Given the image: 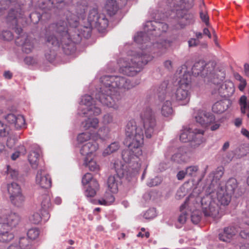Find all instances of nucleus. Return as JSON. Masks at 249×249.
Returning <instances> with one entry per match:
<instances>
[{
    "instance_id": "nucleus-1",
    "label": "nucleus",
    "mask_w": 249,
    "mask_h": 249,
    "mask_svg": "<svg viewBox=\"0 0 249 249\" xmlns=\"http://www.w3.org/2000/svg\"><path fill=\"white\" fill-rule=\"evenodd\" d=\"M72 2L76 4L75 12L77 15L68 12L66 15V22L59 21L55 25L60 41L53 36L47 37V43H51L54 47H58L61 44L66 53H67L66 50L70 49V52L74 51V44L80 42L82 37H89L92 28L105 29L108 23L104 14L99 13L96 7H92L90 9L88 17L89 24L79 26V20L84 19L85 17L87 2L85 0H72ZM54 26V24L52 25L53 27Z\"/></svg>"
},
{
    "instance_id": "nucleus-2",
    "label": "nucleus",
    "mask_w": 249,
    "mask_h": 249,
    "mask_svg": "<svg viewBox=\"0 0 249 249\" xmlns=\"http://www.w3.org/2000/svg\"><path fill=\"white\" fill-rule=\"evenodd\" d=\"M168 29L167 24L148 21L144 25V32H138L134 37V41L140 45L136 51L128 53L127 57L119 59L120 71L124 74L133 76L140 72L149 61L153 57L152 53L157 56L165 53L169 48L172 42L164 40L154 43L153 36H160L161 32H165Z\"/></svg>"
},
{
    "instance_id": "nucleus-3",
    "label": "nucleus",
    "mask_w": 249,
    "mask_h": 249,
    "mask_svg": "<svg viewBox=\"0 0 249 249\" xmlns=\"http://www.w3.org/2000/svg\"><path fill=\"white\" fill-rule=\"evenodd\" d=\"M141 119L142 126L138 125L132 120L127 123L125 128L126 138L124 143L128 149L123 151L122 158L125 162L129 164L134 174H137L141 167L139 157L142 154L144 136L147 139L151 138L155 133L157 125L154 113L150 107L143 110Z\"/></svg>"
},
{
    "instance_id": "nucleus-4",
    "label": "nucleus",
    "mask_w": 249,
    "mask_h": 249,
    "mask_svg": "<svg viewBox=\"0 0 249 249\" xmlns=\"http://www.w3.org/2000/svg\"><path fill=\"white\" fill-rule=\"evenodd\" d=\"M100 81L101 87L98 93L95 94V98L103 105L115 109L119 107L122 98L118 89L128 90L138 84L118 75H105L101 78Z\"/></svg>"
},
{
    "instance_id": "nucleus-5",
    "label": "nucleus",
    "mask_w": 249,
    "mask_h": 249,
    "mask_svg": "<svg viewBox=\"0 0 249 249\" xmlns=\"http://www.w3.org/2000/svg\"><path fill=\"white\" fill-rule=\"evenodd\" d=\"M175 76L178 79V87L174 88L167 83L165 94L173 101L184 106L190 101L191 89V76L187 67L182 65L177 70Z\"/></svg>"
},
{
    "instance_id": "nucleus-6",
    "label": "nucleus",
    "mask_w": 249,
    "mask_h": 249,
    "mask_svg": "<svg viewBox=\"0 0 249 249\" xmlns=\"http://www.w3.org/2000/svg\"><path fill=\"white\" fill-rule=\"evenodd\" d=\"M231 195L225 191L222 187H218L214 191L206 195L201 199V207L205 216L213 218L220 217V206L228 205L231 201Z\"/></svg>"
},
{
    "instance_id": "nucleus-7",
    "label": "nucleus",
    "mask_w": 249,
    "mask_h": 249,
    "mask_svg": "<svg viewBox=\"0 0 249 249\" xmlns=\"http://www.w3.org/2000/svg\"><path fill=\"white\" fill-rule=\"evenodd\" d=\"M204 130L197 128H185L181 131L179 139L182 142H189L192 149H196L204 142Z\"/></svg>"
},
{
    "instance_id": "nucleus-8",
    "label": "nucleus",
    "mask_w": 249,
    "mask_h": 249,
    "mask_svg": "<svg viewBox=\"0 0 249 249\" xmlns=\"http://www.w3.org/2000/svg\"><path fill=\"white\" fill-rule=\"evenodd\" d=\"M201 197L196 196L194 194H191L186 199L184 203L181 206L182 211L187 207V210L189 213L191 220L194 224H197L200 220L201 213L198 208L200 207V202L201 203Z\"/></svg>"
},
{
    "instance_id": "nucleus-9",
    "label": "nucleus",
    "mask_w": 249,
    "mask_h": 249,
    "mask_svg": "<svg viewBox=\"0 0 249 249\" xmlns=\"http://www.w3.org/2000/svg\"><path fill=\"white\" fill-rule=\"evenodd\" d=\"M113 167L116 175L110 176L107 180L108 189L112 193H116L118 191V185L120 178L123 177L127 173L126 166L119 160H116L113 163Z\"/></svg>"
},
{
    "instance_id": "nucleus-10",
    "label": "nucleus",
    "mask_w": 249,
    "mask_h": 249,
    "mask_svg": "<svg viewBox=\"0 0 249 249\" xmlns=\"http://www.w3.org/2000/svg\"><path fill=\"white\" fill-rule=\"evenodd\" d=\"M94 102L90 95L86 94L82 96L78 113L85 116L99 115L102 112L101 109Z\"/></svg>"
},
{
    "instance_id": "nucleus-11",
    "label": "nucleus",
    "mask_w": 249,
    "mask_h": 249,
    "mask_svg": "<svg viewBox=\"0 0 249 249\" xmlns=\"http://www.w3.org/2000/svg\"><path fill=\"white\" fill-rule=\"evenodd\" d=\"M167 82H162L157 89L158 96L160 100L162 101L160 108L161 115L165 118H170L173 114V109L169 97L165 94L167 89Z\"/></svg>"
},
{
    "instance_id": "nucleus-12",
    "label": "nucleus",
    "mask_w": 249,
    "mask_h": 249,
    "mask_svg": "<svg viewBox=\"0 0 249 249\" xmlns=\"http://www.w3.org/2000/svg\"><path fill=\"white\" fill-rule=\"evenodd\" d=\"M173 148H168L165 153L166 158H170L171 160L177 163H185L188 162L191 157V152L186 146H182L178 148L174 152V153L171 155Z\"/></svg>"
},
{
    "instance_id": "nucleus-13",
    "label": "nucleus",
    "mask_w": 249,
    "mask_h": 249,
    "mask_svg": "<svg viewBox=\"0 0 249 249\" xmlns=\"http://www.w3.org/2000/svg\"><path fill=\"white\" fill-rule=\"evenodd\" d=\"M7 191L11 203L17 207L22 206L25 201V197L22 193L20 186L15 182L8 184Z\"/></svg>"
},
{
    "instance_id": "nucleus-14",
    "label": "nucleus",
    "mask_w": 249,
    "mask_h": 249,
    "mask_svg": "<svg viewBox=\"0 0 249 249\" xmlns=\"http://www.w3.org/2000/svg\"><path fill=\"white\" fill-rule=\"evenodd\" d=\"M0 219L4 221L10 229L16 227L20 220L19 214L9 209H4L1 211Z\"/></svg>"
},
{
    "instance_id": "nucleus-15",
    "label": "nucleus",
    "mask_w": 249,
    "mask_h": 249,
    "mask_svg": "<svg viewBox=\"0 0 249 249\" xmlns=\"http://www.w3.org/2000/svg\"><path fill=\"white\" fill-rule=\"evenodd\" d=\"M99 148V143L96 140H94L92 138V141L82 144L80 149V152L82 155L85 156V158L96 156V152Z\"/></svg>"
},
{
    "instance_id": "nucleus-16",
    "label": "nucleus",
    "mask_w": 249,
    "mask_h": 249,
    "mask_svg": "<svg viewBox=\"0 0 249 249\" xmlns=\"http://www.w3.org/2000/svg\"><path fill=\"white\" fill-rule=\"evenodd\" d=\"M22 11L21 9L18 7L16 9H11L8 13L7 16V21L11 23L13 28H16L15 31L18 34H19L21 31V28L17 27L18 24V18H21L22 16Z\"/></svg>"
},
{
    "instance_id": "nucleus-17",
    "label": "nucleus",
    "mask_w": 249,
    "mask_h": 249,
    "mask_svg": "<svg viewBox=\"0 0 249 249\" xmlns=\"http://www.w3.org/2000/svg\"><path fill=\"white\" fill-rule=\"evenodd\" d=\"M36 183L40 187L45 189L51 186V179L50 176L43 169H40L37 172L36 177Z\"/></svg>"
},
{
    "instance_id": "nucleus-18",
    "label": "nucleus",
    "mask_w": 249,
    "mask_h": 249,
    "mask_svg": "<svg viewBox=\"0 0 249 249\" xmlns=\"http://www.w3.org/2000/svg\"><path fill=\"white\" fill-rule=\"evenodd\" d=\"M195 118L196 122L204 127L213 121V115L203 110H198L195 114Z\"/></svg>"
},
{
    "instance_id": "nucleus-19",
    "label": "nucleus",
    "mask_w": 249,
    "mask_h": 249,
    "mask_svg": "<svg viewBox=\"0 0 249 249\" xmlns=\"http://www.w3.org/2000/svg\"><path fill=\"white\" fill-rule=\"evenodd\" d=\"M5 120L17 129L21 128L25 126V119L21 115L9 114L6 116Z\"/></svg>"
},
{
    "instance_id": "nucleus-20",
    "label": "nucleus",
    "mask_w": 249,
    "mask_h": 249,
    "mask_svg": "<svg viewBox=\"0 0 249 249\" xmlns=\"http://www.w3.org/2000/svg\"><path fill=\"white\" fill-rule=\"evenodd\" d=\"M92 138L94 140H100L105 141L110 138V128L106 125L100 127L97 132L92 133Z\"/></svg>"
},
{
    "instance_id": "nucleus-21",
    "label": "nucleus",
    "mask_w": 249,
    "mask_h": 249,
    "mask_svg": "<svg viewBox=\"0 0 249 249\" xmlns=\"http://www.w3.org/2000/svg\"><path fill=\"white\" fill-rule=\"evenodd\" d=\"M10 229L9 226L0 219V242H8L14 238L13 233L9 231Z\"/></svg>"
},
{
    "instance_id": "nucleus-22",
    "label": "nucleus",
    "mask_w": 249,
    "mask_h": 249,
    "mask_svg": "<svg viewBox=\"0 0 249 249\" xmlns=\"http://www.w3.org/2000/svg\"><path fill=\"white\" fill-rule=\"evenodd\" d=\"M39 200L41 202V210L46 215L44 217V220L47 221L50 218L48 211L52 206L50 197L48 195L44 194L39 196Z\"/></svg>"
},
{
    "instance_id": "nucleus-23",
    "label": "nucleus",
    "mask_w": 249,
    "mask_h": 249,
    "mask_svg": "<svg viewBox=\"0 0 249 249\" xmlns=\"http://www.w3.org/2000/svg\"><path fill=\"white\" fill-rule=\"evenodd\" d=\"M236 232L237 231L235 228L232 227H227L224 229L222 233H219V238L221 241L229 242L235 235Z\"/></svg>"
},
{
    "instance_id": "nucleus-24",
    "label": "nucleus",
    "mask_w": 249,
    "mask_h": 249,
    "mask_svg": "<svg viewBox=\"0 0 249 249\" xmlns=\"http://www.w3.org/2000/svg\"><path fill=\"white\" fill-rule=\"evenodd\" d=\"M206 66L205 63L203 61H199L195 63L192 68V74L195 76L201 75L203 76L208 75L207 72H205L206 70L204 67Z\"/></svg>"
},
{
    "instance_id": "nucleus-25",
    "label": "nucleus",
    "mask_w": 249,
    "mask_h": 249,
    "mask_svg": "<svg viewBox=\"0 0 249 249\" xmlns=\"http://www.w3.org/2000/svg\"><path fill=\"white\" fill-rule=\"evenodd\" d=\"M99 123V120L97 118H88L81 123V126L85 130L96 129Z\"/></svg>"
},
{
    "instance_id": "nucleus-26",
    "label": "nucleus",
    "mask_w": 249,
    "mask_h": 249,
    "mask_svg": "<svg viewBox=\"0 0 249 249\" xmlns=\"http://www.w3.org/2000/svg\"><path fill=\"white\" fill-rule=\"evenodd\" d=\"M229 104L230 101L227 100L218 101L213 106L212 110L216 113H222L228 108Z\"/></svg>"
},
{
    "instance_id": "nucleus-27",
    "label": "nucleus",
    "mask_w": 249,
    "mask_h": 249,
    "mask_svg": "<svg viewBox=\"0 0 249 249\" xmlns=\"http://www.w3.org/2000/svg\"><path fill=\"white\" fill-rule=\"evenodd\" d=\"M96 156H93L89 158H84V165L89 168L91 171H98L99 170L100 166L97 163L95 158Z\"/></svg>"
},
{
    "instance_id": "nucleus-28",
    "label": "nucleus",
    "mask_w": 249,
    "mask_h": 249,
    "mask_svg": "<svg viewBox=\"0 0 249 249\" xmlns=\"http://www.w3.org/2000/svg\"><path fill=\"white\" fill-rule=\"evenodd\" d=\"M41 150L37 148L31 151L28 156V160L33 168H36L38 165V160L41 154Z\"/></svg>"
},
{
    "instance_id": "nucleus-29",
    "label": "nucleus",
    "mask_w": 249,
    "mask_h": 249,
    "mask_svg": "<svg viewBox=\"0 0 249 249\" xmlns=\"http://www.w3.org/2000/svg\"><path fill=\"white\" fill-rule=\"evenodd\" d=\"M117 1L115 0H107L106 1L104 8L108 15L112 16L117 12L118 7Z\"/></svg>"
},
{
    "instance_id": "nucleus-30",
    "label": "nucleus",
    "mask_w": 249,
    "mask_h": 249,
    "mask_svg": "<svg viewBox=\"0 0 249 249\" xmlns=\"http://www.w3.org/2000/svg\"><path fill=\"white\" fill-rule=\"evenodd\" d=\"M16 241L20 249H34L33 241L27 237H20Z\"/></svg>"
},
{
    "instance_id": "nucleus-31",
    "label": "nucleus",
    "mask_w": 249,
    "mask_h": 249,
    "mask_svg": "<svg viewBox=\"0 0 249 249\" xmlns=\"http://www.w3.org/2000/svg\"><path fill=\"white\" fill-rule=\"evenodd\" d=\"M120 147V144L117 142H114L109 144L106 148L104 149L102 152V156L104 157H107L111 154L116 152Z\"/></svg>"
},
{
    "instance_id": "nucleus-32",
    "label": "nucleus",
    "mask_w": 249,
    "mask_h": 249,
    "mask_svg": "<svg viewBox=\"0 0 249 249\" xmlns=\"http://www.w3.org/2000/svg\"><path fill=\"white\" fill-rule=\"evenodd\" d=\"M92 185H89L85 191V196L89 197H93L96 193V190L99 188V184L97 180H92Z\"/></svg>"
},
{
    "instance_id": "nucleus-33",
    "label": "nucleus",
    "mask_w": 249,
    "mask_h": 249,
    "mask_svg": "<svg viewBox=\"0 0 249 249\" xmlns=\"http://www.w3.org/2000/svg\"><path fill=\"white\" fill-rule=\"evenodd\" d=\"M219 187H222L226 192L232 195L237 187L236 180L234 178H230L225 185H220Z\"/></svg>"
},
{
    "instance_id": "nucleus-34",
    "label": "nucleus",
    "mask_w": 249,
    "mask_h": 249,
    "mask_svg": "<svg viewBox=\"0 0 249 249\" xmlns=\"http://www.w3.org/2000/svg\"><path fill=\"white\" fill-rule=\"evenodd\" d=\"M36 42L34 39L27 38L24 43L21 44L23 51L27 53H31L34 48Z\"/></svg>"
},
{
    "instance_id": "nucleus-35",
    "label": "nucleus",
    "mask_w": 249,
    "mask_h": 249,
    "mask_svg": "<svg viewBox=\"0 0 249 249\" xmlns=\"http://www.w3.org/2000/svg\"><path fill=\"white\" fill-rule=\"evenodd\" d=\"M77 140L79 143L83 144L89 141H92V134L89 132L80 133L77 137Z\"/></svg>"
},
{
    "instance_id": "nucleus-36",
    "label": "nucleus",
    "mask_w": 249,
    "mask_h": 249,
    "mask_svg": "<svg viewBox=\"0 0 249 249\" xmlns=\"http://www.w3.org/2000/svg\"><path fill=\"white\" fill-rule=\"evenodd\" d=\"M240 109L242 114H245L247 111V116L249 118V101H247V97L245 95L242 96L239 100Z\"/></svg>"
},
{
    "instance_id": "nucleus-37",
    "label": "nucleus",
    "mask_w": 249,
    "mask_h": 249,
    "mask_svg": "<svg viewBox=\"0 0 249 249\" xmlns=\"http://www.w3.org/2000/svg\"><path fill=\"white\" fill-rule=\"evenodd\" d=\"M114 200L115 198L112 194L106 193L102 198L98 200V203L102 205H109L114 201Z\"/></svg>"
},
{
    "instance_id": "nucleus-38",
    "label": "nucleus",
    "mask_w": 249,
    "mask_h": 249,
    "mask_svg": "<svg viewBox=\"0 0 249 249\" xmlns=\"http://www.w3.org/2000/svg\"><path fill=\"white\" fill-rule=\"evenodd\" d=\"M45 213H43L42 211V216H41L40 214L37 212L34 213L30 217V221L35 224H39L42 219H43L45 222L47 221L44 220V217H45Z\"/></svg>"
},
{
    "instance_id": "nucleus-39",
    "label": "nucleus",
    "mask_w": 249,
    "mask_h": 249,
    "mask_svg": "<svg viewBox=\"0 0 249 249\" xmlns=\"http://www.w3.org/2000/svg\"><path fill=\"white\" fill-rule=\"evenodd\" d=\"M223 174V168L222 167H218L216 169L215 171L210 174V178H213V182L214 181H216L217 180H219L220 179V178L222 177Z\"/></svg>"
},
{
    "instance_id": "nucleus-40",
    "label": "nucleus",
    "mask_w": 249,
    "mask_h": 249,
    "mask_svg": "<svg viewBox=\"0 0 249 249\" xmlns=\"http://www.w3.org/2000/svg\"><path fill=\"white\" fill-rule=\"evenodd\" d=\"M199 167L198 165H191L186 168L187 175L191 177H195L197 176Z\"/></svg>"
},
{
    "instance_id": "nucleus-41",
    "label": "nucleus",
    "mask_w": 249,
    "mask_h": 249,
    "mask_svg": "<svg viewBox=\"0 0 249 249\" xmlns=\"http://www.w3.org/2000/svg\"><path fill=\"white\" fill-rule=\"evenodd\" d=\"M39 235V231L37 228H34L29 229L27 232L28 238L33 241L36 239Z\"/></svg>"
},
{
    "instance_id": "nucleus-42",
    "label": "nucleus",
    "mask_w": 249,
    "mask_h": 249,
    "mask_svg": "<svg viewBox=\"0 0 249 249\" xmlns=\"http://www.w3.org/2000/svg\"><path fill=\"white\" fill-rule=\"evenodd\" d=\"M221 125V122L220 120H215V117L213 115V121L210 123L207 124L205 127L210 126V129L212 131H215L218 129Z\"/></svg>"
},
{
    "instance_id": "nucleus-43",
    "label": "nucleus",
    "mask_w": 249,
    "mask_h": 249,
    "mask_svg": "<svg viewBox=\"0 0 249 249\" xmlns=\"http://www.w3.org/2000/svg\"><path fill=\"white\" fill-rule=\"evenodd\" d=\"M180 211L181 213L178 217V221L180 224H184L189 215V213H188L187 210V207L182 211L180 209Z\"/></svg>"
},
{
    "instance_id": "nucleus-44",
    "label": "nucleus",
    "mask_w": 249,
    "mask_h": 249,
    "mask_svg": "<svg viewBox=\"0 0 249 249\" xmlns=\"http://www.w3.org/2000/svg\"><path fill=\"white\" fill-rule=\"evenodd\" d=\"M92 180H96L95 179L93 178L92 175L90 173L86 174L82 178V183L85 185L87 184L92 185L91 182Z\"/></svg>"
},
{
    "instance_id": "nucleus-45",
    "label": "nucleus",
    "mask_w": 249,
    "mask_h": 249,
    "mask_svg": "<svg viewBox=\"0 0 249 249\" xmlns=\"http://www.w3.org/2000/svg\"><path fill=\"white\" fill-rule=\"evenodd\" d=\"M18 175V172L9 166H7V178H8L16 179L17 178Z\"/></svg>"
},
{
    "instance_id": "nucleus-46",
    "label": "nucleus",
    "mask_w": 249,
    "mask_h": 249,
    "mask_svg": "<svg viewBox=\"0 0 249 249\" xmlns=\"http://www.w3.org/2000/svg\"><path fill=\"white\" fill-rule=\"evenodd\" d=\"M156 211L154 208H151L146 211L143 214V217L146 219L154 218L156 216Z\"/></svg>"
},
{
    "instance_id": "nucleus-47",
    "label": "nucleus",
    "mask_w": 249,
    "mask_h": 249,
    "mask_svg": "<svg viewBox=\"0 0 249 249\" xmlns=\"http://www.w3.org/2000/svg\"><path fill=\"white\" fill-rule=\"evenodd\" d=\"M177 14L178 18H181V22H184L185 20L187 21L189 18L192 17V15L187 14L184 10H177Z\"/></svg>"
},
{
    "instance_id": "nucleus-48",
    "label": "nucleus",
    "mask_w": 249,
    "mask_h": 249,
    "mask_svg": "<svg viewBox=\"0 0 249 249\" xmlns=\"http://www.w3.org/2000/svg\"><path fill=\"white\" fill-rule=\"evenodd\" d=\"M161 182V178L158 177H156L153 178L149 179L147 182V185L149 187H152L160 184Z\"/></svg>"
},
{
    "instance_id": "nucleus-49",
    "label": "nucleus",
    "mask_w": 249,
    "mask_h": 249,
    "mask_svg": "<svg viewBox=\"0 0 249 249\" xmlns=\"http://www.w3.org/2000/svg\"><path fill=\"white\" fill-rule=\"evenodd\" d=\"M113 115L110 113L105 114L102 118V123L105 125L109 124L113 122Z\"/></svg>"
},
{
    "instance_id": "nucleus-50",
    "label": "nucleus",
    "mask_w": 249,
    "mask_h": 249,
    "mask_svg": "<svg viewBox=\"0 0 249 249\" xmlns=\"http://www.w3.org/2000/svg\"><path fill=\"white\" fill-rule=\"evenodd\" d=\"M8 132V127L2 121H0V136H6Z\"/></svg>"
},
{
    "instance_id": "nucleus-51",
    "label": "nucleus",
    "mask_w": 249,
    "mask_h": 249,
    "mask_svg": "<svg viewBox=\"0 0 249 249\" xmlns=\"http://www.w3.org/2000/svg\"><path fill=\"white\" fill-rule=\"evenodd\" d=\"M186 188L184 186H181L178 190L176 195V198L177 199H180L186 195Z\"/></svg>"
},
{
    "instance_id": "nucleus-52",
    "label": "nucleus",
    "mask_w": 249,
    "mask_h": 249,
    "mask_svg": "<svg viewBox=\"0 0 249 249\" xmlns=\"http://www.w3.org/2000/svg\"><path fill=\"white\" fill-rule=\"evenodd\" d=\"M211 87L214 89L212 91V94L222 93L221 89H222V86L220 83H217L216 84L213 83L211 85Z\"/></svg>"
},
{
    "instance_id": "nucleus-53",
    "label": "nucleus",
    "mask_w": 249,
    "mask_h": 249,
    "mask_svg": "<svg viewBox=\"0 0 249 249\" xmlns=\"http://www.w3.org/2000/svg\"><path fill=\"white\" fill-rule=\"evenodd\" d=\"M1 36L3 39L7 41L11 40L13 37L12 33L8 30L3 31L1 34Z\"/></svg>"
},
{
    "instance_id": "nucleus-54",
    "label": "nucleus",
    "mask_w": 249,
    "mask_h": 249,
    "mask_svg": "<svg viewBox=\"0 0 249 249\" xmlns=\"http://www.w3.org/2000/svg\"><path fill=\"white\" fill-rule=\"evenodd\" d=\"M200 18L202 19V20L206 23V25L208 26V23H208L209 18H208L207 15L205 13V11H203V9L201 7V11L200 12Z\"/></svg>"
},
{
    "instance_id": "nucleus-55",
    "label": "nucleus",
    "mask_w": 249,
    "mask_h": 249,
    "mask_svg": "<svg viewBox=\"0 0 249 249\" xmlns=\"http://www.w3.org/2000/svg\"><path fill=\"white\" fill-rule=\"evenodd\" d=\"M10 1L9 0H3L0 2V16L2 15L4 12V11L7 7V4L9 3Z\"/></svg>"
},
{
    "instance_id": "nucleus-56",
    "label": "nucleus",
    "mask_w": 249,
    "mask_h": 249,
    "mask_svg": "<svg viewBox=\"0 0 249 249\" xmlns=\"http://www.w3.org/2000/svg\"><path fill=\"white\" fill-rule=\"evenodd\" d=\"M194 0H183V3L185 8L189 9L194 6Z\"/></svg>"
},
{
    "instance_id": "nucleus-57",
    "label": "nucleus",
    "mask_w": 249,
    "mask_h": 249,
    "mask_svg": "<svg viewBox=\"0 0 249 249\" xmlns=\"http://www.w3.org/2000/svg\"><path fill=\"white\" fill-rule=\"evenodd\" d=\"M240 235L243 238L249 239V229L242 230L240 232Z\"/></svg>"
},
{
    "instance_id": "nucleus-58",
    "label": "nucleus",
    "mask_w": 249,
    "mask_h": 249,
    "mask_svg": "<svg viewBox=\"0 0 249 249\" xmlns=\"http://www.w3.org/2000/svg\"><path fill=\"white\" fill-rule=\"evenodd\" d=\"M199 40L196 38H191L188 41V45L190 47H195L198 45Z\"/></svg>"
},
{
    "instance_id": "nucleus-59",
    "label": "nucleus",
    "mask_w": 249,
    "mask_h": 249,
    "mask_svg": "<svg viewBox=\"0 0 249 249\" xmlns=\"http://www.w3.org/2000/svg\"><path fill=\"white\" fill-rule=\"evenodd\" d=\"M187 175L186 171L181 170L179 171L177 174V178L178 180H182L185 176Z\"/></svg>"
},
{
    "instance_id": "nucleus-60",
    "label": "nucleus",
    "mask_w": 249,
    "mask_h": 249,
    "mask_svg": "<svg viewBox=\"0 0 249 249\" xmlns=\"http://www.w3.org/2000/svg\"><path fill=\"white\" fill-rule=\"evenodd\" d=\"M247 85V82L245 79H242L240 81V83L238 86V88L241 91L244 90Z\"/></svg>"
},
{
    "instance_id": "nucleus-61",
    "label": "nucleus",
    "mask_w": 249,
    "mask_h": 249,
    "mask_svg": "<svg viewBox=\"0 0 249 249\" xmlns=\"http://www.w3.org/2000/svg\"><path fill=\"white\" fill-rule=\"evenodd\" d=\"M6 249H20V248L18 247V243H17L16 240L14 242L10 244Z\"/></svg>"
},
{
    "instance_id": "nucleus-62",
    "label": "nucleus",
    "mask_w": 249,
    "mask_h": 249,
    "mask_svg": "<svg viewBox=\"0 0 249 249\" xmlns=\"http://www.w3.org/2000/svg\"><path fill=\"white\" fill-rule=\"evenodd\" d=\"M164 67L168 70H170L172 68V62L171 60H166L164 62Z\"/></svg>"
},
{
    "instance_id": "nucleus-63",
    "label": "nucleus",
    "mask_w": 249,
    "mask_h": 249,
    "mask_svg": "<svg viewBox=\"0 0 249 249\" xmlns=\"http://www.w3.org/2000/svg\"><path fill=\"white\" fill-rule=\"evenodd\" d=\"M24 61L26 64H27L28 65H31L34 63V60L33 58L31 57H26L24 59Z\"/></svg>"
},
{
    "instance_id": "nucleus-64",
    "label": "nucleus",
    "mask_w": 249,
    "mask_h": 249,
    "mask_svg": "<svg viewBox=\"0 0 249 249\" xmlns=\"http://www.w3.org/2000/svg\"><path fill=\"white\" fill-rule=\"evenodd\" d=\"M241 133L243 135L249 139V131L247 129L244 128H242Z\"/></svg>"
}]
</instances>
